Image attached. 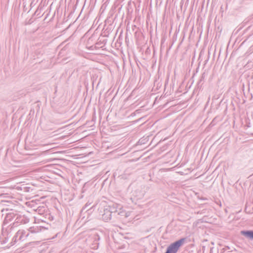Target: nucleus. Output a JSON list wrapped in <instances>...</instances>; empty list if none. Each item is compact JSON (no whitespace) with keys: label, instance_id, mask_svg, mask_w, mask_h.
Wrapping results in <instances>:
<instances>
[{"label":"nucleus","instance_id":"obj_1","mask_svg":"<svg viewBox=\"0 0 253 253\" xmlns=\"http://www.w3.org/2000/svg\"><path fill=\"white\" fill-rule=\"evenodd\" d=\"M98 210L99 211L100 215H102V219L105 221L110 220L112 216H116V207H108L106 209L104 207H100Z\"/></svg>","mask_w":253,"mask_h":253},{"label":"nucleus","instance_id":"obj_2","mask_svg":"<svg viewBox=\"0 0 253 253\" xmlns=\"http://www.w3.org/2000/svg\"><path fill=\"white\" fill-rule=\"evenodd\" d=\"M186 239V238H182L170 244L167 247L165 253H176L180 248L184 244Z\"/></svg>","mask_w":253,"mask_h":253},{"label":"nucleus","instance_id":"obj_3","mask_svg":"<svg viewBox=\"0 0 253 253\" xmlns=\"http://www.w3.org/2000/svg\"><path fill=\"white\" fill-rule=\"evenodd\" d=\"M14 222L9 225L10 230H12L21 224H26L30 221V219L25 215H21L17 213Z\"/></svg>","mask_w":253,"mask_h":253},{"label":"nucleus","instance_id":"obj_4","mask_svg":"<svg viewBox=\"0 0 253 253\" xmlns=\"http://www.w3.org/2000/svg\"><path fill=\"white\" fill-rule=\"evenodd\" d=\"M4 211H9L8 212L6 213V215L4 220V223H7L8 222L11 221L15 216L17 215V213L16 211H14L12 209H2L1 210V212H3Z\"/></svg>","mask_w":253,"mask_h":253},{"label":"nucleus","instance_id":"obj_5","mask_svg":"<svg viewBox=\"0 0 253 253\" xmlns=\"http://www.w3.org/2000/svg\"><path fill=\"white\" fill-rule=\"evenodd\" d=\"M118 207H116V210H115L116 213V216L115 217H118V216L121 217H127L129 216L130 214V211H126L125 209H124V207H119L120 208L117 209Z\"/></svg>","mask_w":253,"mask_h":253},{"label":"nucleus","instance_id":"obj_6","mask_svg":"<svg viewBox=\"0 0 253 253\" xmlns=\"http://www.w3.org/2000/svg\"><path fill=\"white\" fill-rule=\"evenodd\" d=\"M48 224H47L46 226H32L28 228V230L31 232V233H37L46 230H48L49 228Z\"/></svg>","mask_w":253,"mask_h":253},{"label":"nucleus","instance_id":"obj_7","mask_svg":"<svg viewBox=\"0 0 253 253\" xmlns=\"http://www.w3.org/2000/svg\"><path fill=\"white\" fill-rule=\"evenodd\" d=\"M197 214H200L201 215H203L204 217L206 216H212V213L213 212L212 210L211 209H203L202 210H200L197 211H195Z\"/></svg>","mask_w":253,"mask_h":253},{"label":"nucleus","instance_id":"obj_8","mask_svg":"<svg viewBox=\"0 0 253 253\" xmlns=\"http://www.w3.org/2000/svg\"><path fill=\"white\" fill-rule=\"evenodd\" d=\"M240 233L242 235L244 236L248 239L253 241V230H242L240 232Z\"/></svg>","mask_w":253,"mask_h":253},{"label":"nucleus","instance_id":"obj_9","mask_svg":"<svg viewBox=\"0 0 253 253\" xmlns=\"http://www.w3.org/2000/svg\"><path fill=\"white\" fill-rule=\"evenodd\" d=\"M88 207H83L81 210L80 213L81 215H84L85 213H87V215L91 214L94 211L95 207H91L90 208L87 209Z\"/></svg>","mask_w":253,"mask_h":253},{"label":"nucleus","instance_id":"obj_10","mask_svg":"<svg viewBox=\"0 0 253 253\" xmlns=\"http://www.w3.org/2000/svg\"><path fill=\"white\" fill-rule=\"evenodd\" d=\"M93 243L92 244V249L94 250L97 249L99 246V240H100V237L99 235L97 234H95L93 235Z\"/></svg>","mask_w":253,"mask_h":253},{"label":"nucleus","instance_id":"obj_11","mask_svg":"<svg viewBox=\"0 0 253 253\" xmlns=\"http://www.w3.org/2000/svg\"><path fill=\"white\" fill-rule=\"evenodd\" d=\"M47 208V207H38L37 209H34L33 210L37 212L39 214L43 215V216L44 217L46 213L45 210Z\"/></svg>","mask_w":253,"mask_h":253},{"label":"nucleus","instance_id":"obj_12","mask_svg":"<svg viewBox=\"0 0 253 253\" xmlns=\"http://www.w3.org/2000/svg\"><path fill=\"white\" fill-rule=\"evenodd\" d=\"M205 77H206V73L205 72H204L202 74V76L200 78V79L199 80V81H198V87H201L203 84V83H202V82H204V79L205 78Z\"/></svg>","mask_w":253,"mask_h":253},{"label":"nucleus","instance_id":"obj_13","mask_svg":"<svg viewBox=\"0 0 253 253\" xmlns=\"http://www.w3.org/2000/svg\"><path fill=\"white\" fill-rule=\"evenodd\" d=\"M18 238V234L17 232H16L10 243L11 246L14 245L18 241H19Z\"/></svg>","mask_w":253,"mask_h":253},{"label":"nucleus","instance_id":"obj_14","mask_svg":"<svg viewBox=\"0 0 253 253\" xmlns=\"http://www.w3.org/2000/svg\"><path fill=\"white\" fill-rule=\"evenodd\" d=\"M245 211L248 214L253 213V207H245Z\"/></svg>","mask_w":253,"mask_h":253},{"label":"nucleus","instance_id":"obj_15","mask_svg":"<svg viewBox=\"0 0 253 253\" xmlns=\"http://www.w3.org/2000/svg\"><path fill=\"white\" fill-rule=\"evenodd\" d=\"M18 231L20 232L21 234L22 235V236L25 240L27 239L29 235V233H26V232L24 230H19Z\"/></svg>","mask_w":253,"mask_h":253},{"label":"nucleus","instance_id":"obj_16","mask_svg":"<svg viewBox=\"0 0 253 253\" xmlns=\"http://www.w3.org/2000/svg\"><path fill=\"white\" fill-rule=\"evenodd\" d=\"M45 218H48L50 220H52L53 219V217L51 216L49 213H48L47 211H46V213L44 216Z\"/></svg>","mask_w":253,"mask_h":253},{"label":"nucleus","instance_id":"obj_17","mask_svg":"<svg viewBox=\"0 0 253 253\" xmlns=\"http://www.w3.org/2000/svg\"><path fill=\"white\" fill-rule=\"evenodd\" d=\"M17 232L18 234V240H19V241H24L25 239L23 238L22 235L21 234L20 232H19L18 231H17Z\"/></svg>","mask_w":253,"mask_h":253},{"label":"nucleus","instance_id":"obj_18","mask_svg":"<svg viewBox=\"0 0 253 253\" xmlns=\"http://www.w3.org/2000/svg\"><path fill=\"white\" fill-rule=\"evenodd\" d=\"M42 9V8H39L38 7L37 8V9L36 10V11L35 12L34 15H37V16H39V17H41V16H40V10Z\"/></svg>","mask_w":253,"mask_h":253},{"label":"nucleus","instance_id":"obj_19","mask_svg":"<svg viewBox=\"0 0 253 253\" xmlns=\"http://www.w3.org/2000/svg\"><path fill=\"white\" fill-rule=\"evenodd\" d=\"M98 44V43H96L95 44V45H96V44ZM93 47H94L95 48H96V45H95V46H93V45H92V46H91L89 47V49H93Z\"/></svg>","mask_w":253,"mask_h":253},{"label":"nucleus","instance_id":"obj_20","mask_svg":"<svg viewBox=\"0 0 253 253\" xmlns=\"http://www.w3.org/2000/svg\"><path fill=\"white\" fill-rule=\"evenodd\" d=\"M247 132L250 134H253V131L252 130V129L248 130Z\"/></svg>","mask_w":253,"mask_h":253},{"label":"nucleus","instance_id":"obj_21","mask_svg":"<svg viewBox=\"0 0 253 253\" xmlns=\"http://www.w3.org/2000/svg\"><path fill=\"white\" fill-rule=\"evenodd\" d=\"M7 241H8V239L5 238V239L4 240L2 241V242L3 244H4V243H6L7 242Z\"/></svg>","mask_w":253,"mask_h":253},{"label":"nucleus","instance_id":"obj_22","mask_svg":"<svg viewBox=\"0 0 253 253\" xmlns=\"http://www.w3.org/2000/svg\"><path fill=\"white\" fill-rule=\"evenodd\" d=\"M41 203V202H40V200H38V202H36V204L39 205V204H40Z\"/></svg>","mask_w":253,"mask_h":253},{"label":"nucleus","instance_id":"obj_23","mask_svg":"<svg viewBox=\"0 0 253 253\" xmlns=\"http://www.w3.org/2000/svg\"><path fill=\"white\" fill-rule=\"evenodd\" d=\"M247 127H248V128L250 127H251V126H250V123H249V124L247 125Z\"/></svg>","mask_w":253,"mask_h":253},{"label":"nucleus","instance_id":"obj_24","mask_svg":"<svg viewBox=\"0 0 253 253\" xmlns=\"http://www.w3.org/2000/svg\"><path fill=\"white\" fill-rule=\"evenodd\" d=\"M4 203L2 204V206H7L5 203H7V201H4L3 202Z\"/></svg>","mask_w":253,"mask_h":253},{"label":"nucleus","instance_id":"obj_25","mask_svg":"<svg viewBox=\"0 0 253 253\" xmlns=\"http://www.w3.org/2000/svg\"><path fill=\"white\" fill-rule=\"evenodd\" d=\"M26 204L27 206H34V205H33H33H30V204L28 205V202H26Z\"/></svg>","mask_w":253,"mask_h":253},{"label":"nucleus","instance_id":"obj_26","mask_svg":"<svg viewBox=\"0 0 253 253\" xmlns=\"http://www.w3.org/2000/svg\"><path fill=\"white\" fill-rule=\"evenodd\" d=\"M224 211H225V212H227V209H224Z\"/></svg>","mask_w":253,"mask_h":253},{"label":"nucleus","instance_id":"obj_27","mask_svg":"<svg viewBox=\"0 0 253 253\" xmlns=\"http://www.w3.org/2000/svg\"><path fill=\"white\" fill-rule=\"evenodd\" d=\"M84 206H88V204H87V203H86Z\"/></svg>","mask_w":253,"mask_h":253},{"label":"nucleus","instance_id":"obj_28","mask_svg":"<svg viewBox=\"0 0 253 253\" xmlns=\"http://www.w3.org/2000/svg\"><path fill=\"white\" fill-rule=\"evenodd\" d=\"M41 220L42 221H44L43 219H41Z\"/></svg>","mask_w":253,"mask_h":253}]
</instances>
